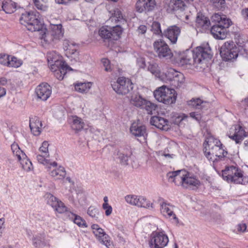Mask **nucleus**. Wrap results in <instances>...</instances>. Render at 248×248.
<instances>
[{"label": "nucleus", "instance_id": "obj_33", "mask_svg": "<svg viewBox=\"0 0 248 248\" xmlns=\"http://www.w3.org/2000/svg\"><path fill=\"white\" fill-rule=\"evenodd\" d=\"M71 121V127L75 131H79L83 128L84 123L80 118L77 116H72Z\"/></svg>", "mask_w": 248, "mask_h": 248}, {"label": "nucleus", "instance_id": "obj_27", "mask_svg": "<svg viewBox=\"0 0 248 248\" xmlns=\"http://www.w3.org/2000/svg\"><path fill=\"white\" fill-rule=\"evenodd\" d=\"M211 23L208 17L201 13H198L196 18V25L198 27H208Z\"/></svg>", "mask_w": 248, "mask_h": 248}, {"label": "nucleus", "instance_id": "obj_34", "mask_svg": "<svg viewBox=\"0 0 248 248\" xmlns=\"http://www.w3.org/2000/svg\"><path fill=\"white\" fill-rule=\"evenodd\" d=\"M50 174L55 179H63L66 175V171L63 167L60 166L59 168L52 170Z\"/></svg>", "mask_w": 248, "mask_h": 248}, {"label": "nucleus", "instance_id": "obj_62", "mask_svg": "<svg viewBox=\"0 0 248 248\" xmlns=\"http://www.w3.org/2000/svg\"><path fill=\"white\" fill-rule=\"evenodd\" d=\"M231 139L234 140L236 143H239L241 142V139L239 138L240 136H238L236 134H234L232 136H230L229 137Z\"/></svg>", "mask_w": 248, "mask_h": 248}, {"label": "nucleus", "instance_id": "obj_6", "mask_svg": "<svg viewBox=\"0 0 248 248\" xmlns=\"http://www.w3.org/2000/svg\"><path fill=\"white\" fill-rule=\"evenodd\" d=\"M123 32V29L120 25H117L113 27L108 26L102 27L99 31L100 36L108 41L111 40H117L120 37Z\"/></svg>", "mask_w": 248, "mask_h": 248}, {"label": "nucleus", "instance_id": "obj_38", "mask_svg": "<svg viewBox=\"0 0 248 248\" xmlns=\"http://www.w3.org/2000/svg\"><path fill=\"white\" fill-rule=\"evenodd\" d=\"M152 204L145 198L142 196H138L136 206L144 208H149L150 206L152 207Z\"/></svg>", "mask_w": 248, "mask_h": 248}, {"label": "nucleus", "instance_id": "obj_57", "mask_svg": "<svg viewBox=\"0 0 248 248\" xmlns=\"http://www.w3.org/2000/svg\"><path fill=\"white\" fill-rule=\"evenodd\" d=\"M102 208L105 210V214L107 216H108L111 214L112 208L108 204H103Z\"/></svg>", "mask_w": 248, "mask_h": 248}, {"label": "nucleus", "instance_id": "obj_12", "mask_svg": "<svg viewBox=\"0 0 248 248\" xmlns=\"http://www.w3.org/2000/svg\"><path fill=\"white\" fill-rule=\"evenodd\" d=\"M165 79L164 78L162 80H169L171 82V84L175 87H178L184 82L185 77L184 75L178 71L174 70H171L167 71L165 74Z\"/></svg>", "mask_w": 248, "mask_h": 248}, {"label": "nucleus", "instance_id": "obj_36", "mask_svg": "<svg viewBox=\"0 0 248 248\" xmlns=\"http://www.w3.org/2000/svg\"><path fill=\"white\" fill-rule=\"evenodd\" d=\"M214 142L215 151H217V152L219 151V154L221 155H224V159L226 156V155L228 154L227 151L223 148V144L219 140L214 138Z\"/></svg>", "mask_w": 248, "mask_h": 248}, {"label": "nucleus", "instance_id": "obj_43", "mask_svg": "<svg viewBox=\"0 0 248 248\" xmlns=\"http://www.w3.org/2000/svg\"><path fill=\"white\" fill-rule=\"evenodd\" d=\"M47 59L48 63L50 64H55L58 61H62L57 58V56L55 52H50L47 54Z\"/></svg>", "mask_w": 248, "mask_h": 248}, {"label": "nucleus", "instance_id": "obj_63", "mask_svg": "<svg viewBox=\"0 0 248 248\" xmlns=\"http://www.w3.org/2000/svg\"><path fill=\"white\" fill-rule=\"evenodd\" d=\"M242 13L244 17L248 18V8L243 10Z\"/></svg>", "mask_w": 248, "mask_h": 248}, {"label": "nucleus", "instance_id": "obj_31", "mask_svg": "<svg viewBox=\"0 0 248 248\" xmlns=\"http://www.w3.org/2000/svg\"><path fill=\"white\" fill-rule=\"evenodd\" d=\"M190 174L186 171V181L184 184V187L187 188L189 186H194L198 187L200 185V182L195 177L190 176Z\"/></svg>", "mask_w": 248, "mask_h": 248}, {"label": "nucleus", "instance_id": "obj_64", "mask_svg": "<svg viewBox=\"0 0 248 248\" xmlns=\"http://www.w3.org/2000/svg\"><path fill=\"white\" fill-rule=\"evenodd\" d=\"M6 93V91L3 88H1L0 87V98L3 96H4Z\"/></svg>", "mask_w": 248, "mask_h": 248}, {"label": "nucleus", "instance_id": "obj_17", "mask_svg": "<svg viewBox=\"0 0 248 248\" xmlns=\"http://www.w3.org/2000/svg\"><path fill=\"white\" fill-rule=\"evenodd\" d=\"M186 171L185 170H178L168 172L167 177L170 181L174 182L176 185H181L183 186L186 181Z\"/></svg>", "mask_w": 248, "mask_h": 248}, {"label": "nucleus", "instance_id": "obj_45", "mask_svg": "<svg viewBox=\"0 0 248 248\" xmlns=\"http://www.w3.org/2000/svg\"><path fill=\"white\" fill-rule=\"evenodd\" d=\"M134 106L137 107L142 108L146 100L142 98L140 96H136L135 98H132Z\"/></svg>", "mask_w": 248, "mask_h": 248}, {"label": "nucleus", "instance_id": "obj_42", "mask_svg": "<svg viewBox=\"0 0 248 248\" xmlns=\"http://www.w3.org/2000/svg\"><path fill=\"white\" fill-rule=\"evenodd\" d=\"M87 214L92 217L94 218L95 220L98 219V215H99V212L97 208L93 206H91L89 207Z\"/></svg>", "mask_w": 248, "mask_h": 248}, {"label": "nucleus", "instance_id": "obj_39", "mask_svg": "<svg viewBox=\"0 0 248 248\" xmlns=\"http://www.w3.org/2000/svg\"><path fill=\"white\" fill-rule=\"evenodd\" d=\"M157 106L156 104L152 103L149 101L146 100L143 107V108H144L148 114H152L153 111H155L157 109Z\"/></svg>", "mask_w": 248, "mask_h": 248}, {"label": "nucleus", "instance_id": "obj_24", "mask_svg": "<svg viewBox=\"0 0 248 248\" xmlns=\"http://www.w3.org/2000/svg\"><path fill=\"white\" fill-rule=\"evenodd\" d=\"M42 126L41 122L37 116H33L30 119V127L32 134L38 136L41 133V128Z\"/></svg>", "mask_w": 248, "mask_h": 248}, {"label": "nucleus", "instance_id": "obj_47", "mask_svg": "<svg viewBox=\"0 0 248 248\" xmlns=\"http://www.w3.org/2000/svg\"><path fill=\"white\" fill-rule=\"evenodd\" d=\"M235 134H236L237 136H240L239 138L241 139V142L243 140L244 137H246V132L243 127L240 125H237L235 127Z\"/></svg>", "mask_w": 248, "mask_h": 248}, {"label": "nucleus", "instance_id": "obj_40", "mask_svg": "<svg viewBox=\"0 0 248 248\" xmlns=\"http://www.w3.org/2000/svg\"><path fill=\"white\" fill-rule=\"evenodd\" d=\"M11 149L14 155L17 156L18 160H21L22 157L25 156V154L22 151H21L18 144L13 143L11 145Z\"/></svg>", "mask_w": 248, "mask_h": 248}, {"label": "nucleus", "instance_id": "obj_60", "mask_svg": "<svg viewBox=\"0 0 248 248\" xmlns=\"http://www.w3.org/2000/svg\"><path fill=\"white\" fill-rule=\"evenodd\" d=\"M247 227L246 224L242 223L237 225V230L239 232H244L246 231Z\"/></svg>", "mask_w": 248, "mask_h": 248}, {"label": "nucleus", "instance_id": "obj_55", "mask_svg": "<svg viewBox=\"0 0 248 248\" xmlns=\"http://www.w3.org/2000/svg\"><path fill=\"white\" fill-rule=\"evenodd\" d=\"M63 46L64 49L65 50H68L69 49H71V47L75 46L76 44L71 42L68 40L65 39L63 41Z\"/></svg>", "mask_w": 248, "mask_h": 248}, {"label": "nucleus", "instance_id": "obj_8", "mask_svg": "<svg viewBox=\"0 0 248 248\" xmlns=\"http://www.w3.org/2000/svg\"><path fill=\"white\" fill-rule=\"evenodd\" d=\"M237 47L232 42H225L220 47V55L223 61H229L235 59L238 55Z\"/></svg>", "mask_w": 248, "mask_h": 248}, {"label": "nucleus", "instance_id": "obj_35", "mask_svg": "<svg viewBox=\"0 0 248 248\" xmlns=\"http://www.w3.org/2000/svg\"><path fill=\"white\" fill-rule=\"evenodd\" d=\"M92 86L91 82L78 83L75 85L76 91L80 93H85L89 90Z\"/></svg>", "mask_w": 248, "mask_h": 248}, {"label": "nucleus", "instance_id": "obj_26", "mask_svg": "<svg viewBox=\"0 0 248 248\" xmlns=\"http://www.w3.org/2000/svg\"><path fill=\"white\" fill-rule=\"evenodd\" d=\"M132 155L131 151L128 148L122 149L118 151L117 153L118 157L120 163L123 165H127L129 158Z\"/></svg>", "mask_w": 248, "mask_h": 248}, {"label": "nucleus", "instance_id": "obj_9", "mask_svg": "<svg viewBox=\"0 0 248 248\" xmlns=\"http://www.w3.org/2000/svg\"><path fill=\"white\" fill-rule=\"evenodd\" d=\"M154 50L160 59H170L173 54L167 43L162 40L155 41L153 44Z\"/></svg>", "mask_w": 248, "mask_h": 248}, {"label": "nucleus", "instance_id": "obj_50", "mask_svg": "<svg viewBox=\"0 0 248 248\" xmlns=\"http://www.w3.org/2000/svg\"><path fill=\"white\" fill-rule=\"evenodd\" d=\"M190 104L196 108H201L202 107V104L204 103V101L200 98L193 99L190 101Z\"/></svg>", "mask_w": 248, "mask_h": 248}, {"label": "nucleus", "instance_id": "obj_7", "mask_svg": "<svg viewBox=\"0 0 248 248\" xmlns=\"http://www.w3.org/2000/svg\"><path fill=\"white\" fill-rule=\"evenodd\" d=\"M113 90L119 94H126L132 91L134 85L131 80L125 77L118 78L116 81L111 83Z\"/></svg>", "mask_w": 248, "mask_h": 248}, {"label": "nucleus", "instance_id": "obj_11", "mask_svg": "<svg viewBox=\"0 0 248 248\" xmlns=\"http://www.w3.org/2000/svg\"><path fill=\"white\" fill-rule=\"evenodd\" d=\"M154 236L149 242L151 248H163L169 242V238L167 235L162 232L153 233Z\"/></svg>", "mask_w": 248, "mask_h": 248}, {"label": "nucleus", "instance_id": "obj_15", "mask_svg": "<svg viewBox=\"0 0 248 248\" xmlns=\"http://www.w3.org/2000/svg\"><path fill=\"white\" fill-rule=\"evenodd\" d=\"M47 198V203L58 213L62 214L67 211V208L64 204L51 194H48Z\"/></svg>", "mask_w": 248, "mask_h": 248}, {"label": "nucleus", "instance_id": "obj_58", "mask_svg": "<svg viewBox=\"0 0 248 248\" xmlns=\"http://www.w3.org/2000/svg\"><path fill=\"white\" fill-rule=\"evenodd\" d=\"M102 62L105 67V70L108 72L110 70V62L108 59H103Z\"/></svg>", "mask_w": 248, "mask_h": 248}, {"label": "nucleus", "instance_id": "obj_46", "mask_svg": "<svg viewBox=\"0 0 248 248\" xmlns=\"http://www.w3.org/2000/svg\"><path fill=\"white\" fill-rule=\"evenodd\" d=\"M152 31L155 34L163 35V33L162 32L161 30L160 24L158 22H153L152 25Z\"/></svg>", "mask_w": 248, "mask_h": 248}, {"label": "nucleus", "instance_id": "obj_5", "mask_svg": "<svg viewBox=\"0 0 248 248\" xmlns=\"http://www.w3.org/2000/svg\"><path fill=\"white\" fill-rule=\"evenodd\" d=\"M214 137H209L203 143V152L205 156L214 163L220 160H224V155H221L215 151Z\"/></svg>", "mask_w": 248, "mask_h": 248}, {"label": "nucleus", "instance_id": "obj_51", "mask_svg": "<svg viewBox=\"0 0 248 248\" xmlns=\"http://www.w3.org/2000/svg\"><path fill=\"white\" fill-rule=\"evenodd\" d=\"M137 198L138 196L136 195H127L125 197V201L127 203L134 205H136Z\"/></svg>", "mask_w": 248, "mask_h": 248}, {"label": "nucleus", "instance_id": "obj_54", "mask_svg": "<svg viewBox=\"0 0 248 248\" xmlns=\"http://www.w3.org/2000/svg\"><path fill=\"white\" fill-rule=\"evenodd\" d=\"M49 156H46V155H38L36 156L37 159L38 161L41 164L44 165H46L49 164V160L46 159V157H48Z\"/></svg>", "mask_w": 248, "mask_h": 248}, {"label": "nucleus", "instance_id": "obj_19", "mask_svg": "<svg viewBox=\"0 0 248 248\" xmlns=\"http://www.w3.org/2000/svg\"><path fill=\"white\" fill-rule=\"evenodd\" d=\"M35 92L38 98L46 101L51 93V87L47 83H43L37 86Z\"/></svg>", "mask_w": 248, "mask_h": 248}, {"label": "nucleus", "instance_id": "obj_4", "mask_svg": "<svg viewBox=\"0 0 248 248\" xmlns=\"http://www.w3.org/2000/svg\"><path fill=\"white\" fill-rule=\"evenodd\" d=\"M155 98L160 102L166 105H170L175 102L177 93L175 90L169 89L162 86L154 92Z\"/></svg>", "mask_w": 248, "mask_h": 248}, {"label": "nucleus", "instance_id": "obj_22", "mask_svg": "<svg viewBox=\"0 0 248 248\" xmlns=\"http://www.w3.org/2000/svg\"><path fill=\"white\" fill-rule=\"evenodd\" d=\"M160 206L161 213L164 216L173 219L176 223H178V218L173 213V206L170 205L169 203H167L164 201L160 203Z\"/></svg>", "mask_w": 248, "mask_h": 248}, {"label": "nucleus", "instance_id": "obj_25", "mask_svg": "<svg viewBox=\"0 0 248 248\" xmlns=\"http://www.w3.org/2000/svg\"><path fill=\"white\" fill-rule=\"evenodd\" d=\"M130 131L132 134L135 137H144L147 135L146 126L144 125L139 124L136 123L132 124Z\"/></svg>", "mask_w": 248, "mask_h": 248}, {"label": "nucleus", "instance_id": "obj_61", "mask_svg": "<svg viewBox=\"0 0 248 248\" xmlns=\"http://www.w3.org/2000/svg\"><path fill=\"white\" fill-rule=\"evenodd\" d=\"M147 31V27L145 25H140L138 29L139 33L144 34Z\"/></svg>", "mask_w": 248, "mask_h": 248}, {"label": "nucleus", "instance_id": "obj_52", "mask_svg": "<svg viewBox=\"0 0 248 248\" xmlns=\"http://www.w3.org/2000/svg\"><path fill=\"white\" fill-rule=\"evenodd\" d=\"M10 56L7 54H0V63L8 66L9 59Z\"/></svg>", "mask_w": 248, "mask_h": 248}, {"label": "nucleus", "instance_id": "obj_20", "mask_svg": "<svg viewBox=\"0 0 248 248\" xmlns=\"http://www.w3.org/2000/svg\"><path fill=\"white\" fill-rule=\"evenodd\" d=\"M156 5L155 0H138L136 7L138 12L145 13L152 11Z\"/></svg>", "mask_w": 248, "mask_h": 248}, {"label": "nucleus", "instance_id": "obj_13", "mask_svg": "<svg viewBox=\"0 0 248 248\" xmlns=\"http://www.w3.org/2000/svg\"><path fill=\"white\" fill-rule=\"evenodd\" d=\"M235 43L238 46V50L241 55L248 58V39L244 35L237 33L234 37Z\"/></svg>", "mask_w": 248, "mask_h": 248}, {"label": "nucleus", "instance_id": "obj_29", "mask_svg": "<svg viewBox=\"0 0 248 248\" xmlns=\"http://www.w3.org/2000/svg\"><path fill=\"white\" fill-rule=\"evenodd\" d=\"M93 233L101 243L108 247L110 243V241L108 239V236L102 228H100L97 230H94Z\"/></svg>", "mask_w": 248, "mask_h": 248}, {"label": "nucleus", "instance_id": "obj_44", "mask_svg": "<svg viewBox=\"0 0 248 248\" xmlns=\"http://www.w3.org/2000/svg\"><path fill=\"white\" fill-rule=\"evenodd\" d=\"M22 64V62L17 58L13 56L11 59H9L8 66L15 68L19 67Z\"/></svg>", "mask_w": 248, "mask_h": 248}, {"label": "nucleus", "instance_id": "obj_18", "mask_svg": "<svg viewBox=\"0 0 248 248\" xmlns=\"http://www.w3.org/2000/svg\"><path fill=\"white\" fill-rule=\"evenodd\" d=\"M150 123L151 125L163 130L168 131L170 128V124L169 121L160 116H152L150 119Z\"/></svg>", "mask_w": 248, "mask_h": 248}, {"label": "nucleus", "instance_id": "obj_48", "mask_svg": "<svg viewBox=\"0 0 248 248\" xmlns=\"http://www.w3.org/2000/svg\"><path fill=\"white\" fill-rule=\"evenodd\" d=\"M44 237L41 235H37L32 239L33 246L37 248L39 247L43 243Z\"/></svg>", "mask_w": 248, "mask_h": 248}, {"label": "nucleus", "instance_id": "obj_37", "mask_svg": "<svg viewBox=\"0 0 248 248\" xmlns=\"http://www.w3.org/2000/svg\"><path fill=\"white\" fill-rule=\"evenodd\" d=\"M18 160L20 161V164L23 170L26 171H29L31 170L32 168V163L31 161L27 158V156L26 155L24 157H22L21 160Z\"/></svg>", "mask_w": 248, "mask_h": 248}, {"label": "nucleus", "instance_id": "obj_30", "mask_svg": "<svg viewBox=\"0 0 248 248\" xmlns=\"http://www.w3.org/2000/svg\"><path fill=\"white\" fill-rule=\"evenodd\" d=\"M1 9L7 14L14 13L16 9V3L12 0L2 2Z\"/></svg>", "mask_w": 248, "mask_h": 248}, {"label": "nucleus", "instance_id": "obj_2", "mask_svg": "<svg viewBox=\"0 0 248 248\" xmlns=\"http://www.w3.org/2000/svg\"><path fill=\"white\" fill-rule=\"evenodd\" d=\"M212 56L211 49L207 45L205 46L197 47L189 55L182 57L180 62L183 64H193L195 67H198V64H202L205 60L211 59Z\"/></svg>", "mask_w": 248, "mask_h": 248}, {"label": "nucleus", "instance_id": "obj_41", "mask_svg": "<svg viewBox=\"0 0 248 248\" xmlns=\"http://www.w3.org/2000/svg\"><path fill=\"white\" fill-rule=\"evenodd\" d=\"M71 215L74 217L73 219L74 222L80 227H87V225L85 220L81 217L73 213H71Z\"/></svg>", "mask_w": 248, "mask_h": 248}, {"label": "nucleus", "instance_id": "obj_56", "mask_svg": "<svg viewBox=\"0 0 248 248\" xmlns=\"http://www.w3.org/2000/svg\"><path fill=\"white\" fill-rule=\"evenodd\" d=\"M190 117L195 120L198 122H200L202 119V115L201 113L197 112H192L189 113Z\"/></svg>", "mask_w": 248, "mask_h": 248}, {"label": "nucleus", "instance_id": "obj_16", "mask_svg": "<svg viewBox=\"0 0 248 248\" xmlns=\"http://www.w3.org/2000/svg\"><path fill=\"white\" fill-rule=\"evenodd\" d=\"M185 6V3L182 0H164V7L169 13H173L178 10L183 11Z\"/></svg>", "mask_w": 248, "mask_h": 248}, {"label": "nucleus", "instance_id": "obj_1", "mask_svg": "<svg viewBox=\"0 0 248 248\" xmlns=\"http://www.w3.org/2000/svg\"><path fill=\"white\" fill-rule=\"evenodd\" d=\"M19 21L28 31L32 32L41 31V32H43L41 38L48 44L59 40L63 37L64 30L61 24H50V31H47L46 28L43 29L42 24L33 12H26L22 14Z\"/></svg>", "mask_w": 248, "mask_h": 248}, {"label": "nucleus", "instance_id": "obj_14", "mask_svg": "<svg viewBox=\"0 0 248 248\" xmlns=\"http://www.w3.org/2000/svg\"><path fill=\"white\" fill-rule=\"evenodd\" d=\"M211 22L213 25L219 26L221 28L223 26L227 29L232 24L231 20L226 15L219 13H215L212 16Z\"/></svg>", "mask_w": 248, "mask_h": 248}, {"label": "nucleus", "instance_id": "obj_21", "mask_svg": "<svg viewBox=\"0 0 248 248\" xmlns=\"http://www.w3.org/2000/svg\"><path fill=\"white\" fill-rule=\"evenodd\" d=\"M180 32L181 30L179 27L176 25H173L169 27L166 30L164 31L163 35L168 38L172 44H175L177 42Z\"/></svg>", "mask_w": 248, "mask_h": 248}, {"label": "nucleus", "instance_id": "obj_3", "mask_svg": "<svg viewBox=\"0 0 248 248\" xmlns=\"http://www.w3.org/2000/svg\"><path fill=\"white\" fill-rule=\"evenodd\" d=\"M244 172L238 167L231 166L226 167L222 170V176L228 183L246 185L248 183V177L244 176Z\"/></svg>", "mask_w": 248, "mask_h": 248}, {"label": "nucleus", "instance_id": "obj_32", "mask_svg": "<svg viewBox=\"0 0 248 248\" xmlns=\"http://www.w3.org/2000/svg\"><path fill=\"white\" fill-rule=\"evenodd\" d=\"M214 9L217 11H224L227 6L225 0H209Z\"/></svg>", "mask_w": 248, "mask_h": 248}, {"label": "nucleus", "instance_id": "obj_49", "mask_svg": "<svg viewBox=\"0 0 248 248\" xmlns=\"http://www.w3.org/2000/svg\"><path fill=\"white\" fill-rule=\"evenodd\" d=\"M116 21L121 22H125L126 20L123 18L122 12L118 9L114 11V16L113 17Z\"/></svg>", "mask_w": 248, "mask_h": 248}, {"label": "nucleus", "instance_id": "obj_59", "mask_svg": "<svg viewBox=\"0 0 248 248\" xmlns=\"http://www.w3.org/2000/svg\"><path fill=\"white\" fill-rule=\"evenodd\" d=\"M35 6L39 10H43L44 8L43 4L41 2V0H33ZM41 1H44V0H41ZM56 2V0H55Z\"/></svg>", "mask_w": 248, "mask_h": 248}, {"label": "nucleus", "instance_id": "obj_10", "mask_svg": "<svg viewBox=\"0 0 248 248\" xmlns=\"http://www.w3.org/2000/svg\"><path fill=\"white\" fill-rule=\"evenodd\" d=\"M50 69L54 76L60 80L63 79L67 71L73 70L64 61H58L55 64H52Z\"/></svg>", "mask_w": 248, "mask_h": 248}, {"label": "nucleus", "instance_id": "obj_23", "mask_svg": "<svg viewBox=\"0 0 248 248\" xmlns=\"http://www.w3.org/2000/svg\"><path fill=\"white\" fill-rule=\"evenodd\" d=\"M210 32L214 38L217 39H224L227 34V29L224 27H220L219 26L213 25L210 29Z\"/></svg>", "mask_w": 248, "mask_h": 248}, {"label": "nucleus", "instance_id": "obj_28", "mask_svg": "<svg viewBox=\"0 0 248 248\" xmlns=\"http://www.w3.org/2000/svg\"><path fill=\"white\" fill-rule=\"evenodd\" d=\"M148 70L152 74L154 75L156 77L161 78V79L164 78L163 77L165 76V74H161V68L159 66L158 63L154 61L149 62Z\"/></svg>", "mask_w": 248, "mask_h": 248}, {"label": "nucleus", "instance_id": "obj_53", "mask_svg": "<svg viewBox=\"0 0 248 248\" xmlns=\"http://www.w3.org/2000/svg\"><path fill=\"white\" fill-rule=\"evenodd\" d=\"M49 144L47 141H45L42 143V146L39 148L40 152H42L43 154L49 156L48 147Z\"/></svg>", "mask_w": 248, "mask_h": 248}]
</instances>
